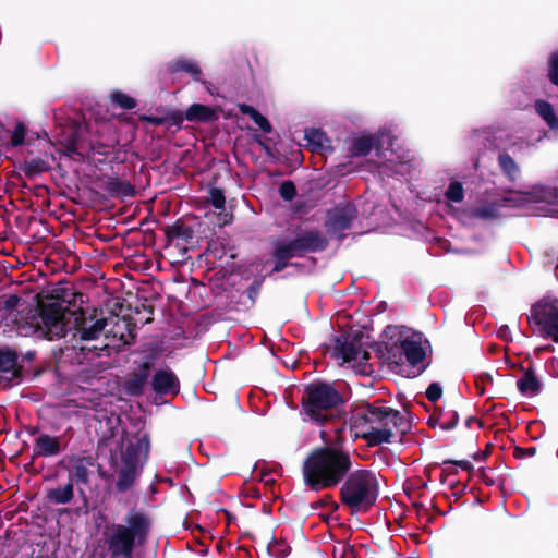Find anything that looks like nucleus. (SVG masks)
Wrapping results in <instances>:
<instances>
[{
  "label": "nucleus",
  "instance_id": "nucleus-1",
  "mask_svg": "<svg viewBox=\"0 0 558 558\" xmlns=\"http://www.w3.org/2000/svg\"><path fill=\"white\" fill-rule=\"evenodd\" d=\"M118 320V316H98L97 314L84 317L82 314L68 311L60 304H48L40 307L39 320L37 322L40 336L53 340L65 336L68 330L75 328L83 341L96 340L105 332L109 324Z\"/></svg>",
  "mask_w": 558,
  "mask_h": 558
},
{
  "label": "nucleus",
  "instance_id": "nucleus-2",
  "mask_svg": "<svg viewBox=\"0 0 558 558\" xmlns=\"http://www.w3.org/2000/svg\"><path fill=\"white\" fill-rule=\"evenodd\" d=\"M409 427L399 411L377 401L361 408L352 422L355 436L364 438L371 446L391 442L397 433L404 434Z\"/></svg>",
  "mask_w": 558,
  "mask_h": 558
},
{
  "label": "nucleus",
  "instance_id": "nucleus-3",
  "mask_svg": "<svg viewBox=\"0 0 558 558\" xmlns=\"http://www.w3.org/2000/svg\"><path fill=\"white\" fill-rule=\"evenodd\" d=\"M352 466L349 452L336 447L313 450L303 463L305 484L313 490L337 486Z\"/></svg>",
  "mask_w": 558,
  "mask_h": 558
},
{
  "label": "nucleus",
  "instance_id": "nucleus-4",
  "mask_svg": "<svg viewBox=\"0 0 558 558\" xmlns=\"http://www.w3.org/2000/svg\"><path fill=\"white\" fill-rule=\"evenodd\" d=\"M151 521L140 510H130L123 523H111L102 532L104 544L112 558H131L136 547L143 546L149 536Z\"/></svg>",
  "mask_w": 558,
  "mask_h": 558
},
{
  "label": "nucleus",
  "instance_id": "nucleus-5",
  "mask_svg": "<svg viewBox=\"0 0 558 558\" xmlns=\"http://www.w3.org/2000/svg\"><path fill=\"white\" fill-rule=\"evenodd\" d=\"M393 145V135L391 126H383L375 133L357 134L352 137L349 151L352 156H366L373 149L379 159L377 168L380 173L405 175L409 172L410 165L390 149Z\"/></svg>",
  "mask_w": 558,
  "mask_h": 558
},
{
  "label": "nucleus",
  "instance_id": "nucleus-6",
  "mask_svg": "<svg viewBox=\"0 0 558 558\" xmlns=\"http://www.w3.org/2000/svg\"><path fill=\"white\" fill-rule=\"evenodd\" d=\"M378 494V477L375 472L369 470H357L350 473L340 489L342 502L353 512L368 510L376 502Z\"/></svg>",
  "mask_w": 558,
  "mask_h": 558
},
{
  "label": "nucleus",
  "instance_id": "nucleus-7",
  "mask_svg": "<svg viewBox=\"0 0 558 558\" xmlns=\"http://www.w3.org/2000/svg\"><path fill=\"white\" fill-rule=\"evenodd\" d=\"M150 442L147 435L133 437L128 440L125 449L121 451L120 462L116 465L117 482L119 492H126L135 483L148 458Z\"/></svg>",
  "mask_w": 558,
  "mask_h": 558
},
{
  "label": "nucleus",
  "instance_id": "nucleus-8",
  "mask_svg": "<svg viewBox=\"0 0 558 558\" xmlns=\"http://www.w3.org/2000/svg\"><path fill=\"white\" fill-rule=\"evenodd\" d=\"M342 402L340 393L326 383H313L305 389L302 400L304 420L323 424L333 416V411Z\"/></svg>",
  "mask_w": 558,
  "mask_h": 558
},
{
  "label": "nucleus",
  "instance_id": "nucleus-9",
  "mask_svg": "<svg viewBox=\"0 0 558 558\" xmlns=\"http://www.w3.org/2000/svg\"><path fill=\"white\" fill-rule=\"evenodd\" d=\"M326 244V239L318 231L300 232L293 239H279L274 244L272 256L276 264L272 270L279 272L288 265L289 259L324 250Z\"/></svg>",
  "mask_w": 558,
  "mask_h": 558
},
{
  "label": "nucleus",
  "instance_id": "nucleus-10",
  "mask_svg": "<svg viewBox=\"0 0 558 558\" xmlns=\"http://www.w3.org/2000/svg\"><path fill=\"white\" fill-rule=\"evenodd\" d=\"M529 319L545 337L558 342V299L556 296L546 295L535 303Z\"/></svg>",
  "mask_w": 558,
  "mask_h": 558
},
{
  "label": "nucleus",
  "instance_id": "nucleus-11",
  "mask_svg": "<svg viewBox=\"0 0 558 558\" xmlns=\"http://www.w3.org/2000/svg\"><path fill=\"white\" fill-rule=\"evenodd\" d=\"M510 201H513V198L493 197L485 199L470 208L466 213L460 214L458 218L462 222H468L472 219L484 221L493 220L502 215V208L508 206V202Z\"/></svg>",
  "mask_w": 558,
  "mask_h": 558
},
{
  "label": "nucleus",
  "instance_id": "nucleus-12",
  "mask_svg": "<svg viewBox=\"0 0 558 558\" xmlns=\"http://www.w3.org/2000/svg\"><path fill=\"white\" fill-rule=\"evenodd\" d=\"M356 218V209L352 204H342L336 206L327 213L326 228L327 231L341 240L342 232L348 230L352 221Z\"/></svg>",
  "mask_w": 558,
  "mask_h": 558
},
{
  "label": "nucleus",
  "instance_id": "nucleus-13",
  "mask_svg": "<svg viewBox=\"0 0 558 558\" xmlns=\"http://www.w3.org/2000/svg\"><path fill=\"white\" fill-rule=\"evenodd\" d=\"M428 349V341L422 333L412 332L401 338L400 351L412 366H416L425 359Z\"/></svg>",
  "mask_w": 558,
  "mask_h": 558
},
{
  "label": "nucleus",
  "instance_id": "nucleus-14",
  "mask_svg": "<svg viewBox=\"0 0 558 558\" xmlns=\"http://www.w3.org/2000/svg\"><path fill=\"white\" fill-rule=\"evenodd\" d=\"M524 203L545 204L547 213L558 215V190L545 185H534L529 191L519 194Z\"/></svg>",
  "mask_w": 558,
  "mask_h": 558
},
{
  "label": "nucleus",
  "instance_id": "nucleus-15",
  "mask_svg": "<svg viewBox=\"0 0 558 558\" xmlns=\"http://www.w3.org/2000/svg\"><path fill=\"white\" fill-rule=\"evenodd\" d=\"M154 391L160 395H178L180 381L170 368L158 369L151 378Z\"/></svg>",
  "mask_w": 558,
  "mask_h": 558
},
{
  "label": "nucleus",
  "instance_id": "nucleus-16",
  "mask_svg": "<svg viewBox=\"0 0 558 558\" xmlns=\"http://www.w3.org/2000/svg\"><path fill=\"white\" fill-rule=\"evenodd\" d=\"M532 108L534 113L546 124L550 132V136L558 137V111L547 100L537 98L533 101Z\"/></svg>",
  "mask_w": 558,
  "mask_h": 558
},
{
  "label": "nucleus",
  "instance_id": "nucleus-17",
  "mask_svg": "<svg viewBox=\"0 0 558 558\" xmlns=\"http://www.w3.org/2000/svg\"><path fill=\"white\" fill-rule=\"evenodd\" d=\"M20 299L17 296H10L5 302L7 307V315L3 317V320L5 322V325H13V328L16 329V332L23 336H27L29 330H34L35 332L40 335V331H38L37 322L39 320V316H33V319L35 320L29 326L22 325L17 320V312L14 310V306L19 303ZM40 315V313L38 314Z\"/></svg>",
  "mask_w": 558,
  "mask_h": 558
},
{
  "label": "nucleus",
  "instance_id": "nucleus-18",
  "mask_svg": "<svg viewBox=\"0 0 558 558\" xmlns=\"http://www.w3.org/2000/svg\"><path fill=\"white\" fill-rule=\"evenodd\" d=\"M337 352L344 362L363 363L369 357V353L361 344L347 339L343 342L338 340Z\"/></svg>",
  "mask_w": 558,
  "mask_h": 558
},
{
  "label": "nucleus",
  "instance_id": "nucleus-19",
  "mask_svg": "<svg viewBox=\"0 0 558 558\" xmlns=\"http://www.w3.org/2000/svg\"><path fill=\"white\" fill-rule=\"evenodd\" d=\"M16 355L11 351L0 352V385L8 386L16 378Z\"/></svg>",
  "mask_w": 558,
  "mask_h": 558
},
{
  "label": "nucleus",
  "instance_id": "nucleus-20",
  "mask_svg": "<svg viewBox=\"0 0 558 558\" xmlns=\"http://www.w3.org/2000/svg\"><path fill=\"white\" fill-rule=\"evenodd\" d=\"M34 451L38 456L52 457L60 452V442L57 437L40 435L35 440Z\"/></svg>",
  "mask_w": 558,
  "mask_h": 558
},
{
  "label": "nucleus",
  "instance_id": "nucleus-21",
  "mask_svg": "<svg viewBox=\"0 0 558 558\" xmlns=\"http://www.w3.org/2000/svg\"><path fill=\"white\" fill-rule=\"evenodd\" d=\"M90 465V460L86 458H78L73 460L69 470L70 482H74L76 484H86L88 482V468Z\"/></svg>",
  "mask_w": 558,
  "mask_h": 558
},
{
  "label": "nucleus",
  "instance_id": "nucleus-22",
  "mask_svg": "<svg viewBox=\"0 0 558 558\" xmlns=\"http://www.w3.org/2000/svg\"><path fill=\"white\" fill-rule=\"evenodd\" d=\"M167 70L171 73L186 72L196 81H198L202 75L199 65L194 60L185 58H179L170 61L167 64Z\"/></svg>",
  "mask_w": 558,
  "mask_h": 558
},
{
  "label": "nucleus",
  "instance_id": "nucleus-23",
  "mask_svg": "<svg viewBox=\"0 0 558 558\" xmlns=\"http://www.w3.org/2000/svg\"><path fill=\"white\" fill-rule=\"evenodd\" d=\"M105 187L112 196L132 197L135 194V190L129 181L117 177L108 178Z\"/></svg>",
  "mask_w": 558,
  "mask_h": 558
},
{
  "label": "nucleus",
  "instance_id": "nucleus-24",
  "mask_svg": "<svg viewBox=\"0 0 558 558\" xmlns=\"http://www.w3.org/2000/svg\"><path fill=\"white\" fill-rule=\"evenodd\" d=\"M518 390L526 397H534L541 391V381L533 371H526L517 381Z\"/></svg>",
  "mask_w": 558,
  "mask_h": 558
},
{
  "label": "nucleus",
  "instance_id": "nucleus-25",
  "mask_svg": "<svg viewBox=\"0 0 558 558\" xmlns=\"http://www.w3.org/2000/svg\"><path fill=\"white\" fill-rule=\"evenodd\" d=\"M215 117V110L202 104H193L185 111V119L190 122H207Z\"/></svg>",
  "mask_w": 558,
  "mask_h": 558
},
{
  "label": "nucleus",
  "instance_id": "nucleus-26",
  "mask_svg": "<svg viewBox=\"0 0 558 558\" xmlns=\"http://www.w3.org/2000/svg\"><path fill=\"white\" fill-rule=\"evenodd\" d=\"M74 496L73 483L69 482L64 486H58L51 488L47 493V498L49 501L57 505H65L69 504Z\"/></svg>",
  "mask_w": 558,
  "mask_h": 558
},
{
  "label": "nucleus",
  "instance_id": "nucleus-27",
  "mask_svg": "<svg viewBox=\"0 0 558 558\" xmlns=\"http://www.w3.org/2000/svg\"><path fill=\"white\" fill-rule=\"evenodd\" d=\"M498 165H499V168L501 169L502 173L510 181H515L519 178L520 168L510 155H508L506 153L500 154L498 156Z\"/></svg>",
  "mask_w": 558,
  "mask_h": 558
},
{
  "label": "nucleus",
  "instance_id": "nucleus-28",
  "mask_svg": "<svg viewBox=\"0 0 558 558\" xmlns=\"http://www.w3.org/2000/svg\"><path fill=\"white\" fill-rule=\"evenodd\" d=\"M239 109L241 113L248 116L263 132H271V124L269 123V121L254 107L242 104L240 105Z\"/></svg>",
  "mask_w": 558,
  "mask_h": 558
},
{
  "label": "nucleus",
  "instance_id": "nucleus-29",
  "mask_svg": "<svg viewBox=\"0 0 558 558\" xmlns=\"http://www.w3.org/2000/svg\"><path fill=\"white\" fill-rule=\"evenodd\" d=\"M305 140L307 141L308 145L313 146L314 149L324 150L329 147L327 145L328 138L320 130L312 129L306 131Z\"/></svg>",
  "mask_w": 558,
  "mask_h": 558
},
{
  "label": "nucleus",
  "instance_id": "nucleus-30",
  "mask_svg": "<svg viewBox=\"0 0 558 558\" xmlns=\"http://www.w3.org/2000/svg\"><path fill=\"white\" fill-rule=\"evenodd\" d=\"M445 197L450 203H461L464 199V189L461 182L451 181L445 192Z\"/></svg>",
  "mask_w": 558,
  "mask_h": 558
},
{
  "label": "nucleus",
  "instance_id": "nucleus-31",
  "mask_svg": "<svg viewBox=\"0 0 558 558\" xmlns=\"http://www.w3.org/2000/svg\"><path fill=\"white\" fill-rule=\"evenodd\" d=\"M546 75L553 85L558 86V50L548 56Z\"/></svg>",
  "mask_w": 558,
  "mask_h": 558
},
{
  "label": "nucleus",
  "instance_id": "nucleus-32",
  "mask_svg": "<svg viewBox=\"0 0 558 558\" xmlns=\"http://www.w3.org/2000/svg\"><path fill=\"white\" fill-rule=\"evenodd\" d=\"M110 99L113 104L118 105L122 109H134L136 107V100L123 92L114 90L110 94Z\"/></svg>",
  "mask_w": 558,
  "mask_h": 558
},
{
  "label": "nucleus",
  "instance_id": "nucleus-33",
  "mask_svg": "<svg viewBox=\"0 0 558 558\" xmlns=\"http://www.w3.org/2000/svg\"><path fill=\"white\" fill-rule=\"evenodd\" d=\"M267 550L274 558H286L290 554V546L286 542L274 539L268 544Z\"/></svg>",
  "mask_w": 558,
  "mask_h": 558
},
{
  "label": "nucleus",
  "instance_id": "nucleus-34",
  "mask_svg": "<svg viewBox=\"0 0 558 558\" xmlns=\"http://www.w3.org/2000/svg\"><path fill=\"white\" fill-rule=\"evenodd\" d=\"M26 135V128L23 123H17L12 132L10 144L13 147H17L24 144Z\"/></svg>",
  "mask_w": 558,
  "mask_h": 558
},
{
  "label": "nucleus",
  "instance_id": "nucleus-35",
  "mask_svg": "<svg viewBox=\"0 0 558 558\" xmlns=\"http://www.w3.org/2000/svg\"><path fill=\"white\" fill-rule=\"evenodd\" d=\"M209 199H210L211 205L216 209H218V210L225 209L226 198H225L223 192L220 189H215V187L210 189Z\"/></svg>",
  "mask_w": 558,
  "mask_h": 558
},
{
  "label": "nucleus",
  "instance_id": "nucleus-36",
  "mask_svg": "<svg viewBox=\"0 0 558 558\" xmlns=\"http://www.w3.org/2000/svg\"><path fill=\"white\" fill-rule=\"evenodd\" d=\"M279 193L284 201H291L295 196L296 190L291 181H284L279 187Z\"/></svg>",
  "mask_w": 558,
  "mask_h": 558
},
{
  "label": "nucleus",
  "instance_id": "nucleus-37",
  "mask_svg": "<svg viewBox=\"0 0 558 558\" xmlns=\"http://www.w3.org/2000/svg\"><path fill=\"white\" fill-rule=\"evenodd\" d=\"M441 395H442V388L437 383L430 384L426 390V397L428 398V400H430L433 402L440 399Z\"/></svg>",
  "mask_w": 558,
  "mask_h": 558
},
{
  "label": "nucleus",
  "instance_id": "nucleus-38",
  "mask_svg": "<svg viewBox=\"0 0 558 558\" xmlns=\"http://www.w3.org/2000/svg\"><path fill=\"white\" fill-rule=\"evenodd\" d=\"M456 423H457V417L454 416V421L452 423L449 424V423L444 422V423H441L440 427L442 429H450L456 425Z\"/></svg>",
  "mask_w": 558,
  "mask_h": 558
},
{
  "label": "nucleus",
  "instance_id": "nucleus-39",
  "mask_svg": "<svg viewBox=\"0 0 558 558\" xmlns=\"http://www.w3.org/2000/svg\"><path fill=\"white\" fill-rule=\"evenodd\" d=\"M460 464L464 468V469H469L471 468V463L469 461H461Z\"/></svg>",
  "mask_w": 558,
  "mask_h": 558
},
{
  "label": "nucleus",
  "instance_id": "nucleus-40",
  "mask_svg": "<svg viewBox=\"0 0 558 558\" xmlns=\"http://www.w3.org/2000/svg\"><path fill=\"white\" fill-rule=\"evenodd\" d=\"M150 121H151L153 123H155V124H161V122H162V120H161V119H157V118H156V119H151Z\"/></svg>",
  "mask_w": 558,
  "mask_h": 558
},
{
  "label": "nucleus",
  "instance_id": "nucleus-41",
  "mask_svg": "<svg viewBox=\"0 0 558 558\" xmlns=\"http://www.w3.org/2000/svg\"><path fill=\"white\" fill-rule=\"evenodd\" d=\"M527 453H529L530 456H533V454L535 453V448H533V447H532V448H529V449H527Z\"/></svg>",
  "mask_w": 558,
  "mask_h": 558
},
{
  "label": "nucleus",
  "instance_id": "nucleus-42",
  "mask_svg": "<svg viewBox=\"0 0 558 558\" xmlns=\"http://www.w3.org/2000/svg\"><path fill=\"white\" fill-rule=\"evenodd\" d=\"M81 350H82V351H90L92 349H90V348H87V347H85V345H82V347H81Z\"/></svg>",
  "mask_w": 558,
  "mask_h": 558
},
{
  "label": "nucleus",
  "instance_id": "nucleus-43",
  "mask_svg": "<svg viewBox=\"0 0 558 558\" xmlns=\"http://www.w3.org/2000/svg\"><path fill=\"white\" fill-rule=\"evenodd\" d=\"M77 149L78 148L76 146H73V148H72L73 151H77Z\"/></svg>",
  "mask_w": 558,
  "mask_h": 558
}]
</instances>
